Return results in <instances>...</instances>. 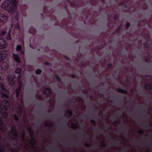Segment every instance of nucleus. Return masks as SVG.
<instances>
[{
	"instance_id": "f257e3e1",
	"label": "nucleus",
	"mask_w": 152,
	"mask_h": 152,
	"mask_svg": "<svg viewBox=\"0 0 152 152\" xmlns=\"http://www.w3.org/2000/svg\"><path fill=\"white\" fill-rule=\"evenodd\" d=\"M18 3L17 0H7L3 3L1 7L9 12L13 13L17 10Z\"/></svg>"
},
{
	"instance_id": "f03ea898",
	"label": "nucleus",
	"mask_w": 152,
	"mask_h": 152,
	"mask_svg": "<svg viewBox=\"0 0 152 152\" xmlns=\"http://www.w3.org/2000/svg\"><path fill=\"white\" fill-rule=\"evenodd\" d=\"M1 104H0L1 115L3 118H5L8 115L7 108L9 104L8 100H3L1 102Z\"/></svg>"
},
{
	"instance_id": "7ed1b4c3",
	"label": "nucleus",
	"mask_w": 152,
	"mask_h": 152,
	"mask_svg": "<svg viewBox=\"0 0 152 152\" xmlns=\"http://www.w3.org/2000/svg\"><path fill=\"white\" fill-rule=\"evenodd\" d=\"M1 93L2 97L5 98L7 99H8L9 98V92L8 90L6 88L5 86L3 84H1Z\"/></svg>"
},
{
	"instance_id": "20e7f679",
	"label": "nucleus",
	"mask_w": 152,
	"mask_h": 152,
	"mask_svg": "<svg viewBox=\"0 0 152 152\" xmlns=\"http://www.w3.org/2000/svg\"><path fill=\"white\" fill-rule=\"evenodd\" d=\"M28 130L29 132L31 134H30V136L31 138L32 141H30V143L32 145H34V143L33 141H34L35 143H36V141L35 139L34 138V132L33 130L31 129V127H29L28 129Z\"/></svg>"
},
{
	"instance_id": "39448f33",
	"label": "nucleus",
	"mask_w": 152,
	"mask_h": 152,
	"mask_svg": "<svg viewBox=\"0 0 152 152\" xmlns=\"http://www.w3.org/2000/svg\"><path fill=\"white\" fill-rule=\"evenodd\" d=\"M8 16L6 14L0 13V22L4 23L8 19Z\"/></svg>"
},
{
	"instance_id": "423d86ee",
	"label": "nucleus",
	"mask_w": 152,
	"mask_h": 152,
	"mask_svg": "<svg viewBox=\"0 0 152 152\" xmlns=\"http://www.w3.org/2000/svg\"><path fill=\"white\" fill-rule=\"evenodd\" d=\"M7 79L10 85L13 86L15 81V77L13 75H9L7 77Z\"/></svg>"
},
{
	"instance_id": "0eeeda50",
	"label": "nucleus",
	"mask_w": 152,
	"mask_h": 152,
	"mask_svg": "<svg viewBox=\"0 0 152 152\" xmlns=\"http://www.w3.org/2000/svg\"><path fill=\"white\" fill-rule=\"evenodd\" d=\"M7 43L5 40L3 39H0V49H3L7 47Z\"/></svg>"
},
{
	"instance_id": "6e6552de",
	"label": "nucleus",
	"mask_w": 152,
	"mask_h": 152,
	"mask_svg": "<svg viewBox=\"0 0 152 152\" xmlns=\"http://www.w3.org/2000/svg\"><path fill=\"white\" fill-rule=\"evenodd\" d=\"M7 56V52L3 50L0 52V62L2 61Z\"/></svg>"
},
{
	"instance_id": "1a4fd4ad",
	"label": "nucleus",
	"mask_w": 152,
	"mask_h": 152,
	"mask_svg": "<svg viewBox=\"0 0 152 152\" xmlns=\"http://www.w3.org/2000/svg\"><path fill=\"white\" fill-rule=\"evenodd\" d=\"M10 26L11 27L9 29V32L7 34V37L5 38L7 40H9L11 39V33L12 31V29L14 26V24L13 23L11 24Z\"/></svg>"
},
{
	"instance_id": "9d476101",
	"label": "nucleus",
	"mask_w": 152,
	"mask_h": 152,
	"mask_svg": "<svg viewBox=\"0 0 152 152\" xmlns=\"http://www.w3.org/2000/svg\"><path fill=\"white\" fill-rule=\"evenodd\" d=\"M11 134H12L13 137H10L11 138L15 140H17L18 136V133L17 130H15V132H14L13 133Z\"/></svg>"
},
{
	"instance_id": "9b49d317",
	"label": "nucleus",
	"mask_w": 152,
	"mask_h": 152,
	"mask_svg": "<svg viewBox=\"0 0 152 152\" xmlns=\"http://www.w3.org/2000/svg\"><path fill=\"white\" fill-rule=\"evenodd\" d=\"M28 32L33 35H34L36 33V29L34 28L31 27L29 28Z\"/></svg>"
},
{
	"instance_id": "f8f14e48",
	"label": "nucleus",
	"mask_w": 152,
	"mask_h": 152,
	"mask_svg": "<svg viewBox=\"0 0 152 152\" xmlns=\"http://www.w3.org/2000/svg\"><path fill=\"white\" fill-rule=\"evenodd\" d=\"M13 56L14 59L17 62L20 63L21 62L17 54H15L14 53L12 54Z\"/></svg>"
},
{
	"instance_id": "ddd939ff",
	"label": "nucleus",
	"mask_w": 152,
	"mask_h": 152,
	"mask_svg": "<svg viewBox=\"0 0 152 152\" xmlns=\"http://www.w3.org/2000/svg\"><path fill=\"white\" fill-rule=\"evenodd\" d=\"M1 66L2 69L5 70L8 68V65L7 63L3 62L2 63Z\"/></svg>"
},
{
	"instance_id": "4468645a",
	"label": "nucleus",
	"mask_w": 152,
	"mask_h": 152,
	"mask_svg": "<svg viewBox=\"0 0 152 152\" xmlns=\"http://www.w3.org/2000/svg\"><path fill=\"white\" fill-rule=\"evenodd\" d=\"M51 92V90L50 88H46L44 90V93L45 94L46 96H48Z\"/></svg>"
},
{
	"instance_id": "2eb2a0df",
	"label": "nucleus",
	"mask_w": 152,
	"mask_h": 152,
	"mask_svg": "<svg viewBox=\"0 0 152 152\" xmlns=\"http://www.w3.org/2000/svg\"><path fill=\"white\" fill-rule=\"evenodd\" d=\"M22 70V69L20 68H18L16 69L15 71V73H16L19 74L18 76V78H20L21 76V72Z\"/></svg>"
},
{
	"instance_id": "dca6fc26",
	"label": "nucleus",
	"mask_w": 152,
	"mask_h": 152,
	"mask_svg": "<svg viewBox=\"0 0 152 152\" xmlns=\"http://www.w3.org/2000/svg\"><path fill=\"white\" fill-rule=\"evenodd\" d=\"M121 128L123 129V131L126 134H127L128 132V129L126 125L122 124L121 125Z\"/></svg>"
},
{
	"instance_id": "f3484780",
	"label": "nucleus",
	"mask_w": 152,
	"mask_h": 152,
	"mask_svg": "<svg viewBox=\"0 0 152 152\" xmlns=\"http://www.w3.org/2000/svg\"><path fill=\"white\" fill-rule=\"evenodd\" d=\"M117 91L118 92L124 94H126L127 91L126 90L120 88H118L117 89Z\"/></svg>"
},
{
	"instance_id": "a211bd4d",
	"label": "nucleus",
	"mask_w": 152,
	"mask_h": 152,
	"mask_svg": "<svg viewBox=\"0 0 152 152\" xmlns=\"http://www.w3.org/2000/svg\"><path fill=\"white\" fill-rule=\"evenodd\" d=\"M145 88L147 90L152 89V83H149L146 85L145 86Z\"/></svg>"
},
{
	"instance_id": "6ab92c4d",
	"label": "nucleus",
	"mask_w": 152,
	"mask_h": 152,
	"mask_svg": "<svg viewBox=\"0 0 152 152\" xmlns=\"http://www.w3.org/2000/svg\"><path fill=\"white\" fill-rule=\"evenodd\" d=\"M22 91L19 90V89L17 88L15 91V95L17 98H18L20 96V94Z\"/></svg>"
},
{
	"instance_id": "aec40b11",
	"label": "nucleus",
	"mask_w": 152,
	"mask_h": 152,
	"mask_svg": "<svg viewBox=\"0 0 152 152\" xmlns=\"http://www.w3.org/2000/svg\"><path fill=\"white\" fill-rule=\"evenodd\" d=\"M66 112L68 113V116L67 117L68 118H71L72 115V110L69 109L66 110Z\"/></svg>"
},
{
	"instance_id": "412c9836",
	"label": "nucleus",
	"mask_w": 152,
	"mask_h": 152,
	"mask_svg": "<svg viewBox=\"0 0 152 152\" xmlns=\"http://www.w3.org/2000/svg\"><path fill=\"white\" fill-rule=\"evenodd\" d=\"M22 49L21 46L20 45H18L16 46V50L17 51L19 52Z\"/></svg>"
},
{
	"instance_id": "4be33fe9",
	"label": "nucleus",
	"mask_w": 152,
	"mask_h": 152,
	"mask_svg": "<svg viewBox=\"0 0 152 152\" xmlns=\"http://www.w3.org/2000/svg\"><path fill=\"white\" fill-rule=\"evenodd\" d=\"M75 0H72L71 1H69L71 6L73 7L76 6V4L75 2Z\"/></svg>"
},
{
	"instance_id": "5701e85b",
	"label": "nucleus",
	"mask_w": 152,
	"mask_h": 152,
	"mask_svg": "<svg viewBox=\"0 0 152 152\" xmlns=\"http://www.w3.org/2000/svg\"><path fill=\"white\" fill-rule=\"evenodd\" d=\"M17 109L18 110L20 113L21 114L22 113V109L21 106L18 104V107H17Z\"/></svg>"
},
{
	"instance_id": "b1692460",
	"label": "nucleus",
	"mask_w": 152,
	"mask_h": 152,
	"mask_svg": "<svg viewBox=\"0 0 152 152\" xmlns=\"http://www.w3.org/2000/svg\"><path fill=\"white\" fill-rule=\"evenodd\" d=\"M48 121H46L45 123H44L43 124H45L46 126H49L51 127L52 126V123H50L49 124L47 123Z\"/></svg>"
},
{
	"instance_id": "393cba45",
	"label": "nucleus",
	"mask_w": 152,
	"mask_h": 152,
	"mask_svg": "<svg viewBox=\"0 0 152 152\" xmlns=\"http://www.w3.org/2000/svg\"><path fill=\"white\" fill-rule=\"evenodd\" d=\"M20 90H22V83L21 81H20L19 83V86L17 88Z\"/></svg>"
},
{
	"instance_id": "a878e982",
	"label": "nucleus",
	"mask_w": 152,
	"mask_h": 152,
	"mask_svg": "<svg viewBox=\"0 0 152 152\" xmlns=\"http://www.w3.org/2000/svg\"><path fill=\"white\" fill-rule=\"evenodd\" d=\"M15 130H17L15 127L14 126H11V133H12L14 132H15Z\"/></svg>"
},
{
	"instance_id": "bb28decb",
	"label": "nucleus",
	"mask_w": 152,
	"mask_h": 152,
	"mask_svg": "<svg viewBox=\"0 0 152 152\" xmlns=\"http://www.w3.org/2000/svg\"><path fill=\"white\" fill-rule=\"evenodd\" d=\"M35 72L37 75H40L42 73V70L40 69H38L36 70Z\"/></svg>"
},
{
	"instance_id": "cd10ccee",
	"label": "nucleus",
	"mask_w": 152,
	"mask_h": 152,
	"mask_svg": "<svg viewBox=\"0 0 152 152\" xmlns=\"http://www.w3.org/2000/svg\"><path fill=\"white\" fill-rule=\"evenodd\" d=\"M55 77L58 82H62L61 79L59 77L58 75H56Z\"/></svg>"
},
{
	"instance_id": "c85d7f7f",
	"label": "nucleus",
	"mask_w": 152,
	"mask_h": 152,
	"mask_svg": "<svg viewBox=\"0 0 152 152\" xmlns=\"http://www.w3.org/2000/svg\"><path fill=\"white\" fill-rule=\"evenodd\" d=\"M36 97H37V99H42V96L40 94H36Z\"/></svg>"
},
{
	"instance_id": "c756f323",
	"label": "nucleus",
	"mask_w": 152,
	"mask_h": 152,
	"mask_svg": "<svg viewBox=\"0 0 152 152\" xmlns=\"http://www.w3.org/2000/svg\"><path fill=\"white\" fill-rule=\"evenodd\" d=\"M113 66V64L112 63H110L108 64L107 65V68L109 69H110Z\"/></svg>"
},
{
	"instance_id": "7c9ffc66",
	"label": "nucleus",
	"mask_w": 152,
	"mask_h": 152,
	"mask_svg": "<svg viewBox=\"0 0 152 152\" xmlns=\"http://www.w3.org/2000/svg\"><path fill=\"white\" fill-rule=\"evenodd\" d=\"M7 33L6 31H2L0 32V36H3L5 35Z\"/></svg>"
},
{
	"instance_id": "2f4dec72",
	"label": "nucleus",
	"mask_w": 152,
	"mask_h": 152,
	"mask_svg": "<svg viewBox=\"0 0 152 152\" xmlns=\"http://www.w3.org/2000/svg\"><path fill=\"white\" fill-rule=\"evenodd\" d=\"M101 145L104 147H109V146H108L105 144V142L104 141H103L101 143Z\"/></svg>"
},
{
	"instance_id": "473e14b6",
	"label": "nucleus",
	"mask_w": 152,
	"mask_h": 152,
	"mask_svg": "<svg viewBox=\"0 0 152 152\" xmlns=\"http://www.w3.org/2000/svg\"><path fill=\"white\" fill-rule=\"evenodd\" d=\"M14 118L15 121L16 122H18L19 121V118L16 114L14 115Z\"/></svg>"
},
{
	"instance_id": "72a5a7b5",
	"label": "nucleus",
	"mask_w": 152,
	"mask_h": 152,
	"mask_svg": "<svg viewBox=\"0 0 152 152\" xmlns=\"http://www.w3.org/2000/svg\"><path fill=\"white\" fill-rule=\"evenodd\" d=\"M113 18L114 20H116L118 19V16L117 14H115L113 17Z\"/></svg>"
},
{
	"instance_id": "f704fd0d",
	"label": "nucleus",
	"mask_w": 152,
	"mask_h": 152,
	"mask_svg": "<svg viewBox=\"0 0 152 152\" xmlns=\"http://www.w3.org/2000/svg\"><path fill=\"white\" fill-rule=\"evenodd\" d=\"M15 28L16 29L18 30H19L20 29L19 25L18 23H17L15 27Z\"/></svg>"
},
{
	"instance_id": "c9c22d12",
	"label": "nucleus",
	"mask_w": 152,
	"mask_h": 152,
	"mask_svg": "<svg viewBox=\"0 0 152 152\" xmlns=\"http://www.w3.org/2000/svg\"><path fill=\"white\" fill-rule=\"evenodd\" d=\"M19 13V12L17 13L16 16H15V19L16 21L18 22L19 20V16L18 15V14Z\"/></svg>"
},
{
	"instance_id": "e433bc0d",
	"label": "nucleus",
	"mask_w": 152,
	"mask_h": 152,
	"mask_svg": "<svg viewBox=\"0 0 152 152\" xmlns=\"http://www.w3.org/2000/svg\"><path fill=\"white\" fill-rule=\"evenodd\" d=\"M23 134L22 135V138L23 140L25 138V135L26 134V132L24 130H23Z\"/></svg>"
},
{
	"instance_id": "4c0bfd02",
	"label": "nucleus",
	"mask_w": 152,
	"mask_h": 152,
	"mask_svg": "<svg viewBox=\"0 0 152 152\" xmlns=\"http://www.w3.org/2000/svg\"><path fill=\"white\" fill-rule=\"evenodd\" d=\"M144 132L142 130H140L138 131L137 133L139 134H142L144 133Z\"/></svg>"
},
{
	"instance_id": "58836bf2",
	"label": "nucleus",
	"mask_w": 152,
	"mask_h": 152,
	"mask_svg": "<svg viewBox=\"0 0 152 152\" xmlns=\"http://www.w3.org/2000/svg\"><path fill=\"white\" fill-rule=\"evenodd\" d=\"M130 26V23H129L128 22V23H126L125 24V27L126 28H129Z\"/></svg>"
},
{
	"instance_id": "ea45409f",
	"label": "nucleus",
	"mask_w": 152,
	"mask_h": 152,
	"mask_svg": "<svg viewBox=\"0 0 152 152\" xmlns=\"http://www.w3.org/2000/svg\"><path fill=\"white\" fill-rule=\"evenodd\" d=\"M91 122L95 126L96 125V123L94 120H92L91 121Z\"/></svg>"
},
{
	"instance_id": "a19ab883",
	"label": "nucleus",
	"mask_w": 152,
	"mask_h": 152,
	"mask_svg": "<svg viewBox=\"0 0 152 152\" xmlns=\"http://www.w3.org/2000/svg\"><path fill=\"white\" fill-rule=\"evenodd\" d=\"M148 126H149L150 127H152V125L151 124H150L149 125H148V123H146L145 124V127L146 128H148Z\"/></svg>"
},
{
	"instance_id": "79ce46f5",
	"label": "nucleus",
	"mask_w": 152,
	"mask_h": 152,
	"mask_svg": "<svg viewBox=\"0 0 152 152\" xmlns=\"http://www.w3.org/2000/svg\"><path fill=\"white\" fill-rule=\"evenodd\" d=\"M121 27L120 26H119L117 28L116 30H115V32H117V31H119L121 29Z\"/></svg>"
},
{
	"instance_id": "37998d69",
	"label": "nucleus",
	"mask_w": 152,
	"mask_h": 152,
	"mask_svg": "<svg viewBox=\"0 0 152 152\" xmlns=\"http://www.w3.org/2000/svg\"><path fill=\"white\" fill-rule=\"evenodd\" d=\"M4 148L2 147H1L0 148V152H4Z\"/></svg>"
},
{
	"instance_id": "c03bdc74",
	"label": "nucleus",
	"mask_w": 152,
	"mask_h": 152,
	"mask_svg": "<svg viewBox=\"0 0 152 152\" xmlns=\"http://www.w3.org/2000/svg\"><path fill=\"white\" fill-rule=\"evenodd\" d=\"M47 9H46L45 7L43 10V12L44 14L46 13Z\"/></svg>"
},
{
	"instance_id": "a18cd8bd",
	"label": "nucleus",
	"mask_w": 152,
	"mask_h": 152,
	"mask_svg": "<svg viewBox=\"0 0 152 152\" xmlns=\"http://www.w3.org/2000/svg\"><path fill=\"white\" fill-rule=\"evenodd\" d=\"M115 117H116L117 118V120H118V121L119 122V123H121V119L120 118H119L118 117L116 116H115Z\"/></svg>"
},
{
	"instance_id": "49530a36",
	"label": "nucleus",
	"mask_w": 152,
	"mask_h": 152,
	"mask_svg": "<svg viewBox=\"0 0 152 152\" xmlns=\"http://www.w3.org/2000/svg\"><path fill=\"white\" fill-rule=\"evenodd\" d=\"M85 145L87 147H90L91 145L90 144L88 143H86L85 144Z\"/></svg>"
},
{
	"instance_id": "de8ad7c7",
	"label": "nucleus",
	"mask_w": 152,
	"mask_h": 152,
	"mask_svg": "<svg viewBox=\"0 0 152 152\" xmlns=\"http://www.w3.org/2000/svg\"><path fill=\"white\" fill-rule=\"evenodd\" d=\"M44 64L46 65L49 66L50 64V63L48 62H45Z\"/></svg>"
},
{
	"instance_id": "09e8293b",
	"label": "nucleus",
	"mask_w": 152,
	"mask_h": 152,
	"mask_svg": "<svg viewBox=\"0 0 152 152\" xmlns=\"http://www.w3.org/2000/svg\"><path fill=\"white\" fill-rule=\"evenodd\" d=\"M71 76L72 78H75L76 77L75 75L74 74L72 75Z\"/></svg>"
},
{
	"instance_id": "8fccbe9b",
	"label": "nucleus",
	"mask_w": 152,
	"mask_h": 152,
	"mask_svg": "<svg viewBox=\"0 0 152 152\" xmlns=\"http://www.w3.org/2000/svg\"><path fill=\"white\" fill-rule=\"evenodd\" d=\"M107 136L108 139H110V140H112V138H111V137L108 135H107Z\"/></svg>"
},
{
	"instance_id": "3c124183",
	"label": "nucleus",
	"mask_w": 152,
	"mask_h": 152,
	"mask_svg": "<svg viewBox=\"0 0 152 152\" xmlns=\"http://www.w3.org/2000/svg\"><path fill=\"white\" fill-rule=\"evenodd\" d=\"M20 12L21 13V15H22V16H26V14H25V15H24L23 13V12L22 11H21Z\"/></svg>"
},
{
	"instance_id": "603ef678",
	"label": "nucleus",
	"mask_w": 152,
	"mask_h": 152,
	"mask_svg": "<svg viewBox=\"0 0 152 152\" xmlns=\"http://www.w3.org/2000/svg\"><path fill=\"white\" fill-rule=\"evenodd\" d=\"M105 128L107 129H109V127H108V126L107 125L105 126Z\"/></svg>"
},
{
	"instance_id": "864d4df0",
	"label": "nucleus",
	"mask_w": 152,
	"mask_h": 152,
	"mask_svg": "<svg viewBox=\"0 0 152 152\" xmlns=\"http://www.w3.org/2000/svg\"><path fill=\"white\" fill-rule=\"evenodd\" d=\"M83 136H84V137L85 138H86L87 137V135L86 134H83Z\"/></svg>"
},
{
	"instance_id": "5fc2aeb1",
	"label": "nucleus",
	"mask_w": 152,
	"mask_h": 152,
	"mask_svg": "<svg viewBox=\"0 0 152 152\" xmlns=\"http://www.w3.org/2000/svg\"><path fill=\"white\" fill-rule=\"evenodd\" d=\"M130 91L132 92V93H133V92H134V91H133V90L132 89H131L130 90Z\"/></svg>"
},
{
	"instance_id": "6e6d98bb",
	"label": "nucleus",
	"mask_w": 152,
	"mask_h": 152,
	"mask_svg": "<svg viewBox=\"0 0 152 152\" xmlns=\"http://www.w3.org/2000/svg\"><path fill=\"white\" fill-rule=\"evenodd\" d=\"M21 54L24 55V51L23 50L21 52Z\"/></svg>"
},
{
	"instance_id": "4d7b16f0",
	"label": "nucleus",
	"mask_w": 152,
	"mask_h": 152,
	"mask_svg": "<svg viewBox=\"0 0 152 152\" xmlns=\"http://www.w3.org/2000/svg\"><path fill=\"white\" fill-rule=\"evenodd\" d=\"M11 151L12 152H14L15 151L13 149H11Z\"/></svg>"
},
{
	"instance_id": "13d9d810",
	"label": "nucleus",
	"mask_w": 152,
	"mask_h": 152,
	"mask_svg": "<svg viewBox=\"0 0 152 152\" xmlns=\"http://www.w3.org/2000/svg\"><path fill=\"white\" fill-rule=\"evenodd\" d=\"M124 7L125 8H127V6L126 4H124Z\"/></svg>"
},
{
	"instance_id": "bf43d9fd",
	"label": "nucleus",
	"mask_w": 152,
	"mask_h": 152,
	"mask_svg": "<svg viewBox=\"0 0 152 152\" xmlns=\"http://www.w3.org/2000/svg\"><path fill=\"white\" fill-rule=\"evenodd\" d=\"M144 125V124L143 123V124H140V126H143Z\"/></svg>"
},
{
	"instance_id": "052dcab7",
	"label": "nucleus",
	"mask_w": 152,
	"mask_h": 152,
	"mask_svg": "<svg viewBox=\"0 0 152 152\" xmlns=\"http://www.w3.org/2000/svg\"><path fill=\"white\" fill-rule=\"evenodd\" d=\"M95 129L97 131H98V129L97 128H95Z\"/></svg>"
},
{
	"instance_id": "680f3d73",
	"label": "nucleus",
	"mask_w": 152,
	"mask_h": 152,
	"mask_svg": "<svg viewBox=\"0 0 152 152\" xmlns=\"http://www.w3.org/2000/svg\"><path fill=\"white\" fill-rule=\"evenodd\" d=\"M146 44V47H147V48H148V43H147Z\"/></svg>"
},
{
	"instance_id": "e2e57ef3",
	"label": "nucleus",
	"mask_w": 152,
	"mask_h": 152,
	"mask_svg": "<svg viewBox=\"0 0 152 152\" xmlns=\"http://www.w3.org/2000/svg\"><path fill=\"white\" fill-rule=\"evenodd\" d=\"M122 151H125V150H121L120 151V152H121Z\"/></svg>"
},
{
	"instance_id": "0e129e2a",
	"label": "nucleus",
	"mask_w": 152,
	"mask_h": 152,
	"mask_svg": "<svg viewBox=\"0 0 152 152\" xmlns=\"http://www.w3.org/2000/svg\"><path fill=\"white\" fill-rule=\"evenodd\" d=\"M65 58L66 59H69L68 57L66 56H65Z\"/></svg>"
},
{
	"instance_id": "69168bd1",
	"label": "nucleus",
	"mask_w": 152,
	"mask_h": 152,
	"mask_svg": "<svg viewBox=\"0 0 152 152\" xmlns=\"http://www.w3.org/2000/svg\"><path fill=\"white\" fill-rule=\"evenodd\" d=\"M74 125H75V126H77V124H76V123L74 124Z\"/></svg>"
},
{
	"instance_id": "338daca9",
	"label": "nucleus",
	"mask_w": 152,
	"mask_h": 152,
	"mask_svg": "<svg viewBox=\"0 0 152 152\" xmlns=\"http://www.w3.org/2000/svg\"><path fill=\"white\" fill-rule=\"evenodd\" d=\"M144 109H145V111H146V110H147V109H146V107H145L144 108Z\"/></svg>"
},
{
	"instance_id": "774afa93",
	"label": "nucleus",
	"mask_w": 152,
	"mask_h": 152,
	"mask_svg": "<svg viewBox=\"0 0 152 152\" xmlns=\"http://www.w3.org/2000/svg\"><path fill=\"white\" fill-rule=\"evenodd\" d=\"M35 151L36 152H38V151L37 150V149H36L35 150Z\"/></svg>"
}]
</instances>
